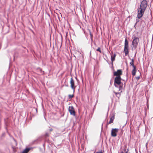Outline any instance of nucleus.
I'll list each match as a JSON object with an SVG mask.
<instances>
[{"label":"nucleus","mask_w":153,"mask_h":153,"mask_svg":"<svg viewBox=\"0 0 153 153\" xmlns=\"http://www.w3.org/2000/svg\"><path fill=\"white\" fill-rule=\"evenodd\" d=\"M121 79L120 76H116L114 79V85L115 87H117L116 85L119 86V91L123 88V84L121 82Z\"/></svg>","instance_id":"obj_1"},{"label":"nucleus","mask_w":153,"mask_h":153,"mask_svg":"<svg viewBox=\"0 0 153 153\" xmlns=\"http://www.w3.org/2000/svg\"><path fill=\"white\" fill-rule=\"evenodd\" d=\"M128 42L127 39H126L125 40L124 49V52L125 53L126 56L128 54Z\"/></svg>","instance_id":"obj_2"},{"label":"nucleus","mask_w":153,"mask_h":153,"mask_svg":"<svg viewBox=\"0 0 153 153\" xmlns=\"http://www.w3.org/2000/svg\"><path fill=\"white\" fill-rule=\"evenodd\" d=\"M145 10L139 7L138 8L137 17L139 19L140 18L143 16Z\"/></svg>","instance_id":"obj_3"},{"label":"nucleus","mask_w":153,"mask_h":153,"mask_svg":"<svg viewBox=\"0 0 153 153\" xmlns=\"http://www.w3.org/2000/svg\"><path fill=\"white\" fill-rule=\"evenodd\" d=\"M147 6V3L146 1L145 0H143L141 3L140 7L139 8L145 10Z\"/></svg>","instance_id":"obj_4"},{"label":"nucleus","mask_w":153,"mask_h":153,"mask_svg":"<svg viewBox=\"0 0 153 153\" xmlns=\"http://www.w3.org/2000/svg\"><path fill=\"white\" fill-rule=\"evenodd\" d=\"M133 40L132 41V45L134 47H136L139 42V38L136 36L133 37Z\"/></svg>","instance_id":"obj_5"},{"label":"nucleus","mask_w":153,"mask_h":153,"mask_svg":"<svg viewBox=\"0 0 153 153\" xmlns=\"http://www.w3.org/2000/svg\"><path fill=\"white\" fill-rule=\"evenodd\" d=\"M68 110L71 115H72L73 116H75V111L73 106H69L68 107Z\"/></svg>","instance_id":"obj_6"},{"label":"nucleus","mask_w":153,"mask_h":153,"mask_svg":"<svg viewBox=\"0 0 153 153\" xmlns=\"http://www.w3.org/2000/svg\"><path fill=\"white\" fill-rule=\"evenodd\" d=\"M70 83L71 88L74 91L76 86L75 85L74 81L72 77L71 78Z\"/></svg>","instance_id":"obj_7"},{"label":"nucleus","mask_w":153,"mask_h":153,"mask_svg":"<svg viewBox=\"0 0 153 153\" xmlns=\"http://www.w3.org/2000/svg\"><path fill=\"white\" fill-rule=\"evenodd\" d=\"M119 129L118 128H113L112 129L111 131V136L113 137H115L117 136V133Z\"/></svg>","instance_id":"obj_8"},{"label":"nucleus","mask_w":153,"mask_h":153,"mask_svg":"<svg viewBox=\"0 0 153 153\" xmlns=\"http://www.w3.org/2000/svg\"><path fill=\"white\" fill-rule=\"evenodd\" d=\"M122 71L121 70H118L117 71H115L114 73V75L116 76H120L122 75Z\"/></svg>","instance_id":"obj_9"},{"label":"nucleus","mask_w":153,"mask_h":153,"mask_svg":"<svg viewBox=\"0 0 153 153\" xmlns=\"http://www.w3.org/2000/svg\"><path fill=\"white\" fill-rule=\"evenodd\" d=\"M110 120L108 123H107L108 124L112 123L113 122V120L114 119V116L113 115L110 116Z\"/></svg>","instance_id":"obj_10"},{"label":"nucleus","mask_w":153,"mask_h":153,"mask_svg":"<svg viewBox=\"0 0 153 153\" xmlns=\"http://www.w3.org/2000/svg\"><path fill=\"white\" fill-rule=\"evenodd\" d=\"M134 59H132L131 60V62H130V64L131 66H132V67H135L134 65Z\"/></svg>","instance_id":"obj_11"},{"label":"nucleus","mask_w":153,"mask_h":153,"mask_svg":"<svg viewBox=\"0 0 153 153\" xmlns=\"http://www.w3.org/2000/svg\"><path fill=\"white\" fill-rule=\"evenodd\" d=\"M30 149L28 148H27L22 152V153H27L30 150Z\"/></svg>","instance_id":"obj_12"},{"label":"nucleus","mask_w":153,"mask_h":153,"mask_svg":"<svg viewBox=\"0 0 153 153\" xmlns=\"http://www.w3.org/2000/svg\"><path fill=\"white\" fill-rule=\"evenodd\" d=\"M116 55L115 54H113L111 55V60L112 62L115 60Z\"/></svg>","instance_id":"obj_13"},{"label":"nucleus","mask_w":153,"mask_h":153,"mask_svg":"<svg viewBox=\"0 0 153 153\" xmlns=\"http://www.w3.org/2000/svg\"><path fill=\"white\" fill-rule=\"evenodd\" d=\"M122 91H121L120 93V92H114V93L119 98L120 97L121 94L120 93L122 92Z\"/></svg>","instance_id":"obj_14"},{"label":"nucleus","mask_w":153,"mask_h":153,"mask_svg":"<svg viewBox=\"0 0 153 153\" xmlns=\"http://www.w3.org/2000/svg\"><path fill=\"white\" fill-rule=\"evenodd\" d=\"M134 69L132 71V75L133 76H134L136 72V68H134Z\"/></svg>","instance_id":"obj_15"},{"label":"nucleus","mask_w":153,"mask_h":153,"mask_svg":"<svg viewBox=\"0 0 153 153\" xmlns=\"http://www.w3.org/2000/svg\"><path fill=\"white\" fill-rule=\"evenodd\" d=\"M74 97V94L72 95H68V97L69 98H72Z\"/></svg>","instance_id":"obj_16"},{"label":"nucleus","mask_w":153,"mask_h":153,"mask_svg":"<svg viewBox=\"0 0 153 153\" xmlns=\"http://www.w3.org/2000/svg\"><path fill=\"white\" fill-rule=\"evenodd\" d=\"M97 51H99L100 53H101L102 51L101 50L100 48L98 47V48L97 49Z\"/></svg>","instance_id":"obj_17"},{"label":"nucleus","mask_w":153,"mask_h":153,"mask_svg":"<svg viewBox=\"0 0 153 153\" xmlns=\"http://www.w3.org/2000/svg\"><path fill=\"white\" fill-rule=\"evenodd\" d=\"M50 134L48 133H47L45 134V137H48L49 136Z\"/></svg>","instance_id":"obj_18"},{"label":"nucleus","mask_w":153,"mask_h":153,"mask_svg":"<svg viewBox=\"0 0 153 153\" xmlns=\"http://www.w3.org/2000/svg\"><path fill=\"white\" fill-rule=\"evenodd\" d=\"M95 153H103L102 152V151H99L97 152H95Z\"/></svg>","instance_id":"obj_19"},{"label":"nucleus","mask_w":153,"mask_h":153,"mask_svg":"<svg viewBox=\"0 0 153 153\" xmlns=\"http://www.w3.org/2000/svg\"><path fill=\"white\" fill-rule=\"evenodd\" d=\"M90 36L91 38L92 39V36H93V35H92V34H91L90 31Z\"/></svg>","instance_id":"obj_20"},{"label":"nucleus","mask_w":153,"mask_h":153,"mask_svg":"<svg viewBox=\"0 0 153 153\" xmlns=\"http://www.w3.org/2000/svg\"><path fill=\"white\" fill-rule=\"evenodd\" d=\"M52 131H53V129H49V131H50V132H51Z\"/></svg>","instance_id":"obj_21"},{"label":"nucleus","mask_w":153,"mask_h":153,"mask_svg":"<svg viewBox=\"0 0 153 153\" xmlns=\"http://www.w3.org/2000/svg\"><path fill=\"white\" fill-rule=\"evenodd\" d=\"M121 153H128L127 152H126L125 153H124L123 152H121Z\"/></svg>","instance_id":"obj_22"}]
</instances>
